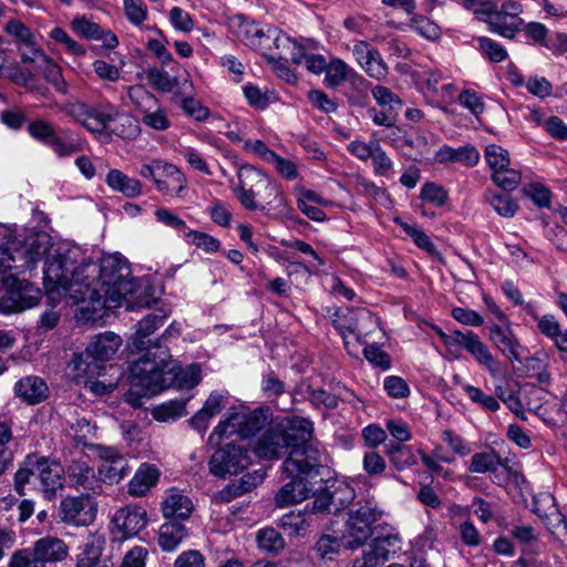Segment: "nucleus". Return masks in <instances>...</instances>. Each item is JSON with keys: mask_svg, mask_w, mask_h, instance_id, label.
I'll return each instance as SVG.
<instances>
[{"mask_svg": "<svg viewBox=\"0 0 567 567\" xmlns=\"http://www.w3.org/2000/svg\"><path fill=\"white\" fill-rule=\"evenodd\" d=\"M186 403L172 401L165 404L157 406L153 416L161 422L174 421L185 414Z\"/></svg>", "mask_w": 567, "mask_h": 567, "instance_id": "55", "label": "nucleus"}, {"mask_svg": "<svg viewBox=\"0 0 567 567\" xmlns=\"http://www.w3.org/2000/svg\"><path fill=\"white\" fill-rule=\"evenodd\" d=\"M43 468L38 473V487L47 499L55 497L63 488L64 468L60 462L47 457Z\"/></svg>", "mask_w": 567, "mask_h": 567, "instance_id": "22", "label": "nucleus"}, {"mask_svg": "<svg viewBox=\"0 0 567 567\" xmlns=\"http://www.w3.org/2000/svg\"><path fill=\"white\" fill-rule=\"evenodd\" d=\"M8 567H42V565L32 547L14 551L9 559Z\"/></svg>", "mask_w": 567, "mask_h": 567, "instance_id": "63", "label": "nucleus"}, {"mask_svg": "<svg viewBox=\"0 0 567 567\" xmlns=\"http://www.w3.org/2000/svg\"><path fill=\"white\" fill-rule=\"evenodd\" d=\"M4 31L13 39L17 48L23 44H30L34 39L31 30L19 20H9L6 23Z\"/></svg>", "mask_w": 567, "mask_h": 567, "instance_id": "53", "label": "nucleus"}, {"mask_svg": "<svg viewBox=\"0 0 567 567\" xmlns=\"http://www.w3.org/2000/svg\"><path fill=\"white\" fill-rule=\"evenodd\" d=\"M455 381L473 403L489 412H495L499 409V403L493 395L485 394L480 388L461 382L458 377H455Z\"/></svg>", "mask_w": 567, "mask_h": 567, "instance_id": "41", "label": "nucleus"}, {"mask_svg": "<svg viewBox=\"0 0 567 567\" xmlns=\"http://www.w3.org/2000/svg\"><path fill=\"white\" fill-rule=\"evenodd\" d=\"M47 456L29 454L14 474V489L19 495H24V488L32 482H38V473L44 467Z\"/></svg>", "mask_w": 567, "mask_h": 567, "instance_id": "27", "label": "nucleus"}, {"mask_svg": "<svg viewBox=\"0 0 567 567\" xmlns=\"http://www.w3.org/2000/svg\"><path fill=\"white\" fill-rule=\"evenodd\" d=\"M481 52L493 63H499L507 59L508 54L506 49L496 41L481 37L477 39Z\"/></svg>", "mask_w": 567, "mask_h": 567, "instance_id": "50", "label": "nucleus"}, {"mask_svg": "<svg viewBox=\"0 0 567 567\" xmlns=\"http://www.w3.org/2000/svg\"><path fill=\"white\" fill-rule=\"evenodd\" d=\"M371 93L377 103L390 111L401 107V100L389 89L382 85L371 87Z\"/></svg>", "mask_w": 567, "mask_h": 567, "instance_id": "62", "label": "nucleus"}, {"mask_svg": "<svg viewBox=\"0 0 567 567\" xmlns=\"http://www.w3.org/2000/svg\"><path fill=\"white\" fill-rule=\"evenodd\" d=\"M544 502L550 504L549 513H542L539 508L535 509V513L545 520L547 527L551 533L558 536L567 534V524L564 515L560 513L556 505V499L550 494L544 495Z\"/></svg>", "mask_w": 567, "mask_h": 567, "instance_id": "37", "label": "nucleus"}, {"mask_svg": "<svg viewBox=\"0 0 567 567\" xmlns=\"http://www.w3.org/2000/svg\"><path fill=\"white\" fill-rule=\"evenodd\" d=\"M251 463V453L247 446L227 443L218 447L209 457V473L219 478L237 475Z\"/></svg>", "mask_w": 567, "mask_h": 567, "instance_id": "9", "label": "nucleus"}, {"mask_svg": "<svg viewBox=\"0 0 567 567\" xmlns=\"http://www.w3.org/2000/svg\"><path fill=\"white\" fill-rule=\"evenodd\" d=\"M401 543L400 534L392 528L388 534L374 538L370 549L385 563L391 554L401 549Z\"/></svg>", "mask_w": 567, "mask_h": 567, "instance_id": "36", "label": "nucleus"}, {"mask_svg": "<svg viewBox=\"0 0 567 567\" xmlns=\"http://www.w3.org/2000/svg\"><path fill=\"white\" fill-rule=\"evenodd\" d=\"M520 31L524 32L526 39L529 42L544 48L549 39V31L547 27L540 22H524V25L522 27Z\"/></svg>", "mask_w": 567, "mask_h": 567, "instance_id": "57", "label": "nucleus"}, {"mask_svg": "<svg viewBox=\"0 0 567 567\" xmlns=\"http://www.w3.org/2000/svg\"><path fill=\"white\" fill-rule=\"evenodd\" d=\"M33 549L42 567L48 563H58L64 560L69 555V547L64 540L45 536L34 542Z\"/></svg>", "mask_w": 567, "mask_h": 567, "instance_id": "24", "label": "nucleus"}, {"mask_svg": "<svg viewBox=\"0 0 567 567\" xmlns=\"http://www.w3.org/2000/svg\"><path fill=\"white\" fill-rule=\"evenodd\" d=\"M78 249H58L47 265L45 279L62 287L63 297L75 305L87 319L102 309L122 307L130 296L134 279L127 259L120 254L105 255L99 262H79Z\"/></svg>", "mask_w": 567, "mask_h": 567, "instance_id": "1", "label": "nucleus"}, {"mask_svg": "<svg viewBox=\"0 0 567 567\" xmlns=\"http://www.w3.org/2000/svg\"><path fill=\"white\" fill-rule=\"evenodd\" d=\"M159 471L155 465L143 463L128 483V493L141 497L146 495L158 481Z\"/></svg>", "mask_w": 567, "mask_h": 567, "instance_id": "30", "label": "nucleus"}, {"mask_svg": "<svg viewBox=\"0 0 567 567\" xmlns=\"http://www.w3.org/2000/svg\"><path fill=\"white\" fill-rule=\"evenodd\" d=\"M48 386L44 380L37 375H28L14 384V393L29 404H35L47 398Z\"/></svg>", "mask_w": 567, "mask_h": 567, "instance_id": "29", "label": "nucleus"}, {"mask_svg": "<svg viewBox=\"0 0 567 567\" xmlns=\"http://www.w3.org/2000/svg\"><path fill=\"white\" fill-rule=\"evenodd\" d=\"M347 515L361 518L365 523L373 525L383 515V511L378 505L375 498L371 495L363 496L351 504Z\"/></svg>", "mask_w": 567, "mask_h": 567, "instance_id": "33", "label": "nucleus"}, {"mask_svg": "<svg viewBox=\"0 0 567 567\" xmlns=\"http://www.w3.org/2000/svg\"><path fill=\"white\" fill-rule=\"evenodd\" d=\"M168 316V311L158 309L157 312L151 313L138 321L136 332L132 337V344L136 351H145L142 358H146L148 351L156 344L163 346L161 339L155 343H151L148 337L164 324Z\"/></svg>", "mask_w": 567, "mask_h": 567, "instance_id": "17", "label": "nucleus"}, {"mask_svg": "<svg viewBox=\"0 0 567 567\" xmlns=\"http://www.w3.org/2000/svg\"><path fill=\"white\" fill-rule=\"evenodd\" d=\"M327 461L324 453L316 450L295 451L282 464V474L288 482L277 492L275 503L278 507H287L307 499L312 486L309 478L319 474V468Z\"/></svg>", "mask_w": 567, "mask_h": 567, "instance_id": "4", "label": "nucleus"}, {"mask_svg": "<svg viewBox=\"0 0 567 567\" xmlns=\"http://www.w3.org/2000/svg\"><path fill=\"white\" fill-rule=\"evenodd\" d=\"M105 540L101 536H91L76 555L75 567H110L103 558Z\"/></svg>", "mask_w": 567, "mask_h": 567, "instance_id": "28", "label": "nucleus"}, {"mask_svg": "<svg viewBox=\"0 0 567 567\" xmlns=\"http://www.w3.org/2000/svg\"><path fill=\"white\" fill-rule=\"evenodd\" d=\"M434 159L441 164L461 163L465 166L473 167L480 161V153L474 146L470 144L460 146L457 148L443 145L436 151Z\"/></svg>", "mask_w": 567, "mask_h": 567, "instance_id": "26", "label": "nucleus"}, {"mask_svg": "<svg viewBox=\"0 0 567 567\" xmlns=\"http://www.w3.org/2000/svg\"><path fill=\"white\" fill-rule=\"evenodd\" d=\"M503 462L495 451L476 453L472 456L468 471L472 473H495Z\"/></svg>", "mask_w": 567, "mask_h": 567, "instance_id": "39", "label": "nucleus"}, {"mask_svg": "<svg viewBox=\"0 0 567 567\" xmlns=\"http://www.w3.org/2000/svg\"><path fill=\"white\" fill-rule=\"evenodd\" d=\"M332 322L342 336L347 351L351 355H355L357 347L350 342L348 334H352L357 343H363L362 337L367 336L368 326L375 323V318L364 308H340L333 313Z\"/></svg>", "mask_w": 567, "mask_h": 567, "instance_id": "8", "label": "nucleus"}, {"mask_svg": "<svg viewBox=\"0 0 567 567\" xmlns=\"http://www.w3.org/2000/svg\"><path fill=\"white\" fill-rule=\"evenodd\" d=\"M153 292L154 290L151 286H142L134 281L133 291L130 296H125V298H123L122 307H125L128 311L148 308L156 302V298L153 296Z\"/></svg>", "mask_w": 567, "mask_h": 567, "instance_id": "35", "label": "nucleus"}, {"mask_svg": "<svg viewBox=\"0 0 567 567\" xmlns=\"http://www.w3.org/2000/svg\"><path fill=\"white\" fill-rule=\"evenodd\" d=\"M186 534V528L182 524H163L158 532V545L164 551H173L181 545Z\"/></svg>", "mask_w": 567, "mask_h": 567, "instance_id": "34", "label": "nucleus"}, {"mask_svg": "<svg viewBox=\"0 0 567 567\" xmlns=\"http://www.w3.org/2000/svg\"><path fill=\"white\" fill-rule=\"evenodd\" d=\"M525 309L535 320H537L538 329L544 336L554 340L556 336L559 334L560 326L554 316L545 315L543 317H538L534 311L533 305L530 303H527Z\"/></svg>", "mask_w": 567, "mask_h": 567, "instance_id": "52", "label": "nucleus"}, {"mask_svg": "<svg viewBox=\"0 0 567 567\" xmlns=\"http://www.w3.org/2000/svg\"><path fill=\"white\" fill-rule=\"evenodd\" d=\"M112 524L123 538H131L146 527L147 513L141 506L127 505L114 513Z\"/></svg>", "mask_w": 567, "mask_h": 567, "instance_id": "16", "label": "nucleus"}, {"mask_svg": "<svg viewBox=\"0 0 567 567\" xmlns=\"http://www.w3.org/2000/svg\"><path fill=\"white\" fill-rule=\"evenodd\" d=\"M338 494L347 495L351 498L354 497L352 491L348 486L339 487L333 495L329 493H322L313 499L311 505V514L331 512V506L334 505L336 496Z\"/></svg>", "mask_w": 567, "mask_h": 567, "instance_id": "49", "label": "nucleus"}, {"mask_svg": "<svg viewBox=\"0 0 567 567\" xmlns=\"http://www.w3.org/2000/svg\"><path fill=\"white\" fill-rule=\"evenodd\" d=\"M310 525V515L301 511H291L280 518V526L291 535H297Z\"/></svg>", "mask_w": 567, "mask_h": 567, "instance_id": "46", "label": "nucleus"}, {"mask_svg": "<svg viewBox=\"0 0 567 567\" xmlns=\"http://www.w3.org/2000/svg\"><path fill=\"white\" fill-rule=\"evenodd\" d=\"M323 82L329 89H336L346 82L355 90H368L371 86L368 80L339 58H333L328 63Z\"/></svg>", "mask_w": 567, "mask_h": 567, "instance_id": "15", "label": "nucleus"}, {"mask_svg": "<svg viewBox=\"0 0 567 567\" xmlns=\"http://www.w3.org/2000/svg\"><path fill=\"white\" fill-rule=\"evenodd\" d=\"M146 79L152 86L163 93L172 92L178 85V76L171 75L167 71L151 68L146 71Z\"/></svg>", "mask_w": 567, "mask_h": 567, "instance_id": "43", "label": "nucleus"}, {"mask_svg": "<svg viewBox=\"0 0 567 567\" xmlns=\"http://www.w3.org/2000/svg\"><path fill=\"white\" fill-rule=\"evenodd\" d=\"M492 181L505 192H512L520 184L522 174L517 169L505 166L496 174H492Z\"/></svg>", "mask_w": 567, "mask_h": 567, "instance_id": "48", "label": "nucleus"}, {"mask_svg": "<svg viewBox=\"0 0 567 567\" xmlns=\"http://www.w3.org/2000/svg\"><path fill=\"white\" fill-rule=\"evenodd\" d=\"M66 473L71 484L78 489L93 494L102 491L99 477H96L94 468L89 465L85 456L73 460L68 466Z\"/></svg>", "mask_w": 567, "mask_h": 567, "instance_id": "18", "label": "nucleus"}, {"mask_svg": "<svg viewBox=\"0 0 567 567\" xmlns=\"http://www.w3.org/2000/svg\"><path fill=\"white\" fill-rule=\"evenodd\" d=\"M122 344V338L111 331L96 334L86 347V355L95 361H107L113 358Z\"/></svg>", "mask_w": 567, "mask_h": 567, "instance_id": "23", "label": "nucleus"}, {"mask_svg": "<svg viewBox=\"0 0 567 567\" xmlns=\"http://www.w3.org/2000/svg\"><path fill=\"white\" fill-rule=\"evenodd\" d=\"M484 200L502 217L511 218L518 210V204L509 196L502 195L495 190L487 189L484 193Z\"/></svg>", "mask_w": 567, "mask_h": 567, "instance_id": "38", "label": "nucleus"}, {"mask_svg": "<svg viewBox=\"0 0 567 567\" xmlns=\"http://www.w3.org/2000/svg\"><path fill=\"white\" fill-rule=\"evenodd\" d=\"M489 339L508 360L522 362L523 347L515 337L508 321L504 322L503 326L492 324L489 327Z\"/></svg>", "mask_w": 567, "mask_h": 567, "instance_id": "21", "label": "nucleus"}, {"mask_svg": "<svg viewBox=\"0 0 567 567\" xmlns=\"http://www.w3.org/2000/svg\"><path fill=\"white\" fill-rule=\"evenodd\" d=\"M267 424V415L262 410L249 411L240 409L228 414L227 419L220 421L209 435V441L213 442L215 437L221 440L237 435L246 439L255 435Z\"/></svg>", "mask_w": 567, "mask_h": 567, "instance_id": "7", "label": "nucleus"}, {"mask_svg": "<svg viewBox=\"0 0 567 567\" xmlns=\"http://www.w3.org/2000/svg\"><path fill=\"white\" fill-rule=\"evenodd\" d=\"M99 458L97 474L100 484L114 485L120 483L130 472L127 458L115 447L91 445Z\"/></svg>", "mask_w": 567, "mask_h": 567, "instance_id": "11", "label": "nucleus"}, {"mask_svg": "<svg viewBox=\"0 0 567 567\" xmlns=\"http://www.w3.org/2000/svg\"><path fill=\"white\" fill-rule=\"evenodd\" d=\"M391 464L399 471L413 464V454L410 447L400 444L391 445L386 450Z\"/></svg>", "mask_w": 567, "mask_h": 567, "instance_id": "59", "label": "nucleus"}, {"mask_svg": "<svg viewBox=\"0 0 567 567\" xmlns=\"http://www.w3.org/2000/svg\"><path fill=\"white\" fill-rule=\"evenodd\" d=\"M278 427L285 433L287 446L290 449L289 454L297 450L308 452L310 449L323 453L312 441L313 423L310 420L301 416L287 417Z\"/></svg>", "mask_w": 567, "mask_h": 567, "instance_id": "12", "label": "nucleus"}, {"mask_svg": "<svg viewBox=\"0 0 567 567\" xmlns=\"http://www.w3.org/2000/svg\"><path fill=\"white\" fill-rule=\"evenodd\" d=\"M373 163L374 174L378 176L389 177L393 172V162L388 156L385 151L378 143L373 154L370 158Z\"/></svg>", "mask_w": 567, "mask_h": 567, "instance_id": "61", "label": "nucleus"}, {"mask_svg": "<svg viewBox=\"0 0 567 567\" xmlns=\"http://www.w3.org/2000/svg\"><path fill=\"white\" fill-rule=\"evenodd\" d=\"M271 185L269 177L261 171L252 166H244L238 173V185L234 192L240 204L250 210H256L258 204L256 196L260 188H267Z\"/></svg>", "mask_w": 567, "mask_h": 567, "instance_id": "13", "label": "nucleus"}, {"mask_svg": "<svg viewBox=\"0 0 567 567\" xmlns=\"http://www.w3.org/2000/svg\"><path fill=\"white\" fill-rule=\"evenodd\" d=\"M307 396L310 403L318 409L326 408L332 410L338 406V398L323 389H316L308 385Z\"/></svg>", "mask_w": 567, "mask_h": 567, "instance_id": "56", "label": "nucleus"}, {"mask_svg": "<svg viewBox=\"0 0 567 567\" xmlns=\"http://www.w3.org/2000/svg\"><path fill=\"white\" fill-rule=\"evenodd\" d=\"M59 516L65 524L87 526L96 517V504L89 496H68L60 503Z\"/></svg>", "mask_w": 567, "mask_h": 567, "instance_id": "14", "label": "nucleus"}, {"mask_svg": "<svg viewBox=\"0 0 567 567\" xmlns=\"http://www.w3.org/2000/svg\"><path fill=\"white\" fill-rule=\"evenodd\" d=\"M92 357L86 355V351L84 353H74L72 361L70 363L72 370L74 371L73 378L76 380H81L83 378H93L99 375L102 367L95 361H89Z\"/></svg>", "mask_w": 567, "mask_h": 567, "instance_id": "40", "label": "nucleus"}, {"mask_svg": "<svg viewBox=\"0 0 567 567\" xmlns=\"http://www.w3.org/2000/svg\"><path fill=\"white\" fill-rule=\"evenodd\" d=\"M61 248L69 249L66 246L53 245L51 237L45 233L28 236L21 244L17 240L16 231L12 228L0 224V272L34 265L47 256L43 268L45 288L50 293L56 292L63 296L62 287H55L45 279L47 265L55 250Z\"/></svg>", "mask_w": 567, "mask_h": 567, "instance_id": "3", "label": "nucleus"}, {"mask_svg": "<svg viewBox=\"0 0 567 567\" xmlns=\"http://www.w3.org/2000/svg\"><path fill=\"white\" fill-rule=\"evenodd\" d=\"M372 527L373 525L365 523L361 518L348 515L341 536L343 546L349 549H357L363 546L372 536Z\"/></svg>", "mask_w": 567, "mask_h": 567, "instance_id": "25", "label": "nucleus"}, {"mask_svg": "<svg viewBox=\"0 0 567 567\" xmlns=\"http://www.w3.org/2000/svg\"><path fill=\"white\" fill-rule=\"evenodd\" d=\"M394 221L396 225H399L402 228V230L408 236H410L413 239L414 244L419 248L425 250L426 252H429L431 255L436 254L435 245L432 243L431 238L422 229L417 228L413 224L403 221L401 218H395Z\"/></svg>", "mask_w": 567, "mask_h": 567, "instance_id": "44", "label": "nucleus"}, {"mask_svg": "<svg viewBox=\"0 0 567 567\" xmlns=\"http://www.w3.org/2000/svg\"><path fill=\"white\" fill-rule=\"evenodd\" d=\"M457 348L465 349L471 353L480 365L485 368L492 375H496L499 371L497 361L493 357L488 347L473 331L463 332Z\"/></svg>", "mask_w": 567, "mask_h": 567, "instance_id": "19", "label": "nucleus"}, {"mask_svg": "<svg viewBox=\"0 0 567 567\" xmlns=\"http://www.w3.org/2000/svg\"><path fill=\"white\" fill-rule=\"evenodd\" d=\"M416 81L426 94H439L442 74L436 70H424L416 73Z\"/></svg>", "mask_w": 567, "mask_h": 567, "instance_id": "60", "label": "nucleus"}, {"mask_svg": "<svg viewBox=\"0 0 567 567\" xmlns=\"http://www.w3.org/2000/svg\"><path fill=\"white\" fill-rule=\"evenodd\" d=\"M49 37L56 43L62 44L65 51L73 55L82 56L86 53L85 48L73 40L66 31L60 27L53 28L50 31Z\"/></svg>", "mask_w": 567, "mask_h": 567, "instance_id": "51", "label": "nucleus"}, {"mask_svg": "<svg viewBox=\"0 0 567 567\" xmlns=\"http://www.w3.org/2000/svg\"><path fill=\"white\" fill-rule=\"evenodd\" d=\"M463 9L472 12L480 21L488 24L493 33H497L506 39H514L516 33L524 25L523 19H513L498 13V3L496 0H453Z\"/></svg>", "mask_w": 567, "mask_h": 567, "instance_id": "5", "label": "nucleus"}, {"mask_svg": "<svg viewBox=\"0 0 567 567\" xmlns=\"http://www.w3.org/2000/svg\"><path fill=\"white\" fill-rule=\"evenodd\" d=\"M193 511L188 496L176 489H171L162 502V512L166 518H187Z\"/></svg>", "mask_w": 567, "mask_h": 567, "instance_id": "32", "label": "nucleus"}, {"mask_svg": "<svg viewBox=\"0 0 567 567\" xmlns=\"http://www.w3.org/2000/svg\"><path fill=\"white\" fill-rule=\"evenodd\" d=\"M131 373V392L141 396L155 395L173 384L182 389H193L202 379L198 364L182 369L171 359L167 347L159 344L153 347L146 358L134 362Z\"/></svg>", "mask_w": 567, "mask_h": 567, "instance_id": "2", "label": "nucleus"}, {"mask_svg": "<svg viewBox=\"0 0 567 567\" xmlns=\"http://www.w3.org/2000/svg\"><path fill=\"white\" fill-rule=\"evenodd\" d=\"M63 111L99 137L109 136V126L118 116V110L111 104L91 107L81 101L65 104Z\"/></svg>", "mask_w": 567, "mask_h": 567, "instance_id": "6", "label": "nucleus"}, {"mask_svg": "<svg viewBox=\"0 0 567 567\" xmlns=\"http://www.w3.org/2000/svg\"><path fill=\"white\" fill-rule=\"evenodd\" d=\"M288 450L285 433L278 425L266 430L254 445L255 454L265 460L279 458Z\"/></svg>", "mask_w": 567, "mask_h": 567, "instance_id": "20", "label": "nucleus"}, {"mask_svg": "<svg viewBox=\"0 0 567 567\" xmlns=\"http://www.w3.org/2000/svg\"><path fill=\"white\" fill-rule=\"evenodd\" d=\"M72 430L74 431V442L78 446L90 447L91 445L89 441L95 435V425H92L91 422L85 419H79L74 425H72Z\"/></svg>", "mask_w": 567, "mask_h": 567, "instance_id": "58", "label": "nucleus"}, {"mask_svg": "<svg viewBox=\"0 0 567 567\" xmlns=\"http://www.w3.org/2000/svg\"><path fill=\"white\" fill-rule=\"evenodd\" d=\"M106 185L127 198H136L142 194V183L120 169H111L105 177Z\"/></svg>", "mask_w": 567, "mask_h": 567, "instance_id": "31", "label": "nucleus"}, {"mask_svg": "<svg viewBox=\"0 0 567 567\" xmlns=\"http://www.w3.org/2000/svg\"><path fill=\"white\" fill-rule=\"evenodd\" d=\"M148 550L143 546H134L127 550L118 567H145Z\"/></svg>", "mask_w": 567, "mask_h": 567, "instance_id": "64", "label": "nucleus"}, {"mask_svg": "<svg viewBox=\"0 0 567 567\" xmlns=\"http://www.w3.org/2000/svg\"><path fill=\"white\" fill-rule=\"evenodd\" d=\"M128 97L142 114L143 124L156 131H165L169 127L167 111L159 105L154 94L137 85L130 87Z\"/></svg>", "mask_w": 567, "mask_h": 567, "instance_id": "10", "label": "nucleus"}, {"mask_svg": "<svg viewBox=\"0 0 567 567\" xmlns=\"http://www.w3.org/2000/svg\"><path fill=\"white\" fill-rule=\"evenodd\" d=\"M484 156L492 174H496V172L511 164L508 152L496 144L487 145L484 151Z\"/></svg>", "mask_w": 567, "mask_h": 567, "instance_id": "45", "label": "nucleus"}, {"mask_svg": "<svg viewBox=\"0 0 567 567\" xmlns=\"http://www.w3.org/2000/svg\"><path fill=\"white\" fill-rule=\"evenodd\" d=\"M123 9L127 20L140 27L147 19V7L143 0H123Z\"/></svg>", "mask_w": 567, "mask_h": 567, "instance_id": "54", "label": "nucleus"}, {"mask_svg": "<svg viewBox=\"0 0 567 567\" xmlns=\"http://www.w3.org/2000/svg\"><path fill=\"white\" fill-rule=\"evenodd\" d=\"M256 542L259 549L269 554H278L286 546L281 534L271 527L259 530L256 535Z\"/></svg>", "mask_w": 567, "mask_h": 567, "instance_id": "42", "label": "nucleus"}, {"mask_svg": "<svg viewBox=\"0 0 567 567\" xmlns=\"http://www.w3.org/2000/svg\"><path fill=\"white\" fill-rule=\"evenodd\" d=\"M361 68L370 78L377 81H382L389 74V66L377 49L370 58L363 62Z\"/></svg>", "mask_w": 567, "mask_h": 567, "instance_id": "47", "label": "nucleus"}]
</instances>
